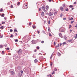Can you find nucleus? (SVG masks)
I'll return each mask as SVG.
<instances>
[{
	"label": "nucleus",
	"mask_w": 77,
	"mask_h": 77,
	"mask_svg": "<svg viewBox=\"0 0 77 77\" xmlns=\"http://www.w3.org/2000/svg\"><path fill=\"white\" fill-rule=\"evenodd\" d=\"M63 20H66V18H63Z\"/></svg>",
	"instance_id": "nucleus-55"
},
{
	"label": "nucleus",
	"mask_w": 77,
	"mask_h": 77,
	"mask_svg": "<svg viewBox=\"0 0 77 77\" xmlns=\"http://www.w3.org/2000/svg\"><path fill=\"white\" fill-rule=\"evenodd\" d=\"M72 41V40H68V42H71Z\"/></svg>",
	"instance_id": "nucleus-25"
},
{
	"label": "nucleus",
	"mask_w": 77,
	"mask_h": 77,
	"mask_svg": "<svg viewBox=\"0 0 77 77\" xmlns=\"http://www.w3.org/2000/svg\"><path fill=\"white\" fill-rule=\"evenodd\" d=\"M3 38V35H2L0 36V38Z\"/></svg>",
	"instance_id": "nucleus-45"
},
{
	"label": "nucleus",
	"mask_w": 77,
	"mask_h": 77,
	"mask_svg": "<svg viewBox=\"0 0 77 77\" xmlns=\"http://www.w3.org/2000/svg\"><path fill=\"white\" fill-rule=\"evenodd\" d=\"M49 36H51V33H49Z\"/></svg>",
	"instance_id": "nucleus-35"
},
{
	"label": "nucleus",
	"mask_w": 77,
	"mask_h": 77,
	"mask_svg": "<svg viewBox=\"0 0 77 77\" xmlns=\"http://www.w3.org/2000/svg\"><path fill=\"white\" fill-rule=\"evenodd\" d=\"M62 6L64 8H65L66 6L65 4H63Z\"/></svg>",
	"instance_id": "nucleus-12"
},
{
	"label": "nucleus",
	"mask_w": 77,
	"mask_h": 77,
	"mask_svg": "<svg viewBox=\"0 0 77 77\" xmlns=\"http://www.w3.org/2000/svg\"><path fill=\"white\" fill-rule=\"evenodd\" d=\"M3 27H4V26H2L0 27L1 29H2V30L3 29Z\"/></svg>",
	"instance_id": "nucleus-15"
},
{
	"label": "nucleus",
	"mask_w": 77,
	"mask_h": 77,
	"mask_svg": "<svg viewBox=\"0 0 77 77\" xmlns=\"http://www.w3.org/2000/svg\"><path fill=\"white\" fill-rule=\"evenodd\" d=\"M10 73H11L12 75H14V74H15V73H14L13 71H11L10 72Z\"/></svg>",
	"instance_id": "nucleus-4"
},
{
	"label": "nucleus",
	"mask_w": 77,
	"mask_h": 77,
	"mask_svg": "<svg viewBox=\"0 0 77 77\" xmlns=\"http://www.w3.org/2000/svg\"><path fill=\"white\" fill-rule=\"evenodd\" d=\"M46 10H48V7L46 6Z\"/></svg>",
	"instance_id": "nucleus-20"
},
{
	"label": "nucleus",
	"mask_w": 77,
	"mask_h": 77,
	"mask_svg": "<svg viewBox=\"0 0 77 77\" xmlns=\"http://www.w3.org/2000/svg\"><path fill=\"white\" fill-rule=\"evenodd\" d=\"M64 38L65 39H66V36H64Z\"/></svg>",
	"instance_id": "nucleus-51"
},
{
	"label": "nucleus",
	"mask_w": 77,
	"mask_h": 77,
	"mask_svg": "<svg viewBox=\"0 0 77 77\" xmlns=\"http://www.w3.org/2000/svg\"><path fill=\"white\" fill-rule=\"evenodd\" d=\"M32 44H36V41L35 40H33L32 41Z\"/></svg>",
	"instance_id": "nucleus-2"
},
{
	"label": "nucleus",
	"mask_w": 77,
	"mask_h": 77,
	"mask_svg": "<svg viewBox=\"0 0 77 77\" xmlns=\"http://www.w3.org/2000/svg\"><path fill=\"white\" fill-rule=\"evenodd\" d=\"M70 33H71V31H72V30L70 29Z\"/></svg>",
	"instance_id": "nucleus-62"
},
{
	"label": "nucleus",
	"mask_w": 77,
	"mask_h": 77,
	"mask_svg": "<svg viewBox=\"0 0 77 77\" xmlns=\"http://www.w3.org/2000/svg\"><path fill=\"white\" fill-rule=\"evenodd\" d=\"M22 52V51H21V49H19L17 51V53L19 54H21Z\"/></svg>",
	"instance_id": "nucleus-1"
},
{
	"label": "nucleus",
	"mask_w": 77,
	"mask_h": 77,
	"mask_svg": "<svg viewBox=\"0 0 77 77\" xmlns=\"http://www.w3.org/2000/svg\"><path fill=\"white\" fill-rule=\"evenodd\" d=\"M24 38H25L26 40H27V39H28V36H26L24 37Z\"/></svg>",
	"instance_id": "nucleus-11"
},
{
	"label": "nucleus",
	"mask_w": 77,
	"mask_h": 77,
	"mask_svg": "<svg viewBox=\"0 0 77 77\" xmlns=\"http://www.w3.org/2000/svg\"><path fill=\"white\" fill-rule=\"evenodd\" d=\"M57 54L58 56H60L61 55V54H60V53L59 52H58Z\"/></svg>",
	"instance_id": "nucleus-10"
},
{
	"label": "nucleus",
	"mask_w": 77,
	"mask_h": 77,
	"mask_svg": "<svg viewBox=\"0 0 77 77\" xmlns=\"http://www.w3.org/2000/svg\"><path fill=\"white\" fill-rule=\"evenodd\" d=\"M37 32H38V34H39L40 33L39 31H37Z\"/></svg>",
	"instance_id": "nucleus-57"
},
{
	"label": "nucleus",
	"mask_w": 77,
	"mask_h": 77,
	"mask_svg": "<svg viewBox=\"0 0 77 77\" xmlns=\"http://www.w3.org/2000/svg\"><path fill=\"white\" fill-rule=\"evenodd\" d=\"M72 7H73V6L72 5H70L69 6V8H72Z\"/></svg>",
	"instance_id": "nucleus-29"
},
{
	"label": "nucleus",
	"mask_w": 77,
	"mask_h": 77,
	"mask_svg": "<svg viewBox=\"0 0 77 77\" xmlns=\"http://www.w3.org/2000/svg\"><path fill=\"white\" fill-rule=\"evenodd\" d=\"M59 35L60 37H61V38H63V37H62V33H60L59 34Z\"/></svg>",
	"instance_id": "nucleus-3"
},
{
	"label": "nucleus",
	"mask_w": 77,
	"mask_h": 77,
	"mask_svg": "<svg viewBox=\"0 0 77 77\" xmlns=\"http://www.w3.org/2000/svg\"><path fill=\"white\" fill-rule=\"evenodd\" d=\"M44 6L43 5L42 7V9H44Z\"/></svg>",
	"instance_id": "nucleus-31"
},
{
	"label": "nucleus",
	"mask_w": 77,
	"mask_h": 77,
	"mask_svg": "<svg viewBox=\"0 0 77 77\" xmlns=\"http://www.w3.org/2000/svg\"><path fill=\"white\" fill-rule=\"evenodd\" d=\"M7 50H9V48H7Z\"/></svg>",
	"instance_id": "nucleus-59"
},
{
	"label": "nucleus",
	"mask_w": 77,
	"mask_h": 77,
	"mask_svg": "<svg viewBox=\"0 0 77 77\" xmlns=\"http://www.w3.org/2000/svg\"><path fill=\"white\" fill-rule=\"evenodd\" d=\"M18 75H19V76H20L21 75V73H18Z\"/></svg>",
	"instance_id": "nucleus-24"
},
{
	"label": "nucleus",
	"mask_w": 77,
	"mask_h": 77,
	"mask_svg": "<svg viewBox=\"0 0 77 77\" xmlns=\"http://www.w3.org/2000/svg\"><path fill=\"white\" fill-rule=\"evenodd\" d=\"M29 26H30V25H31V24H32V23L31 22H29Z\"/></svg>",
	"instance_id": "nucleus-33"
},
{
	"label": "nucleus",
	"mask_w": 77,
	"mask_h": 77,
	"mask_svg": "<svg viewBox=\"0 0 77 77\" xmlns=\"http://www.w3.org/2000/svg\"><path fill=\"white\" fill-rule=\"evenodd\" d=\"M73 20V18L72 17V18L69 19V20Z\"/></svg>",
	"instance_id": "nucleus-38"
},
{
	"label": "nucleus",
	"mask_w": 77,
	"mask_h": 77,
	"mask_svg": "<svg viewBox=\"0 0 77 77\" xmlns=\"http://www.w3.org/2000/svg\"><path fill=\"white\" fill-rule=\"evenodd\" d=\"M20 4V2H18V3L17 4V5H18Z\"/></svg>",
	"instance_id": "nucleus-43"
},
{
	"label": "nucleus",
	"mask_w": 77,
	"mask_h": 77,
	"mask_svg": "<svg viewBox=\"0 0 77 77\" xmlns=\"http://www.w3.org/2000/svg\"><path fill=\"white\" fill-rule=\"evenodd\" d=\"M11 8H13V5H11Z\"/></svg>",
	"instance_id": "nucleus-56"
},
{
	"label": "nucleus",
	"mask_w": 77,
	"mask_h": 77,
	"mask_svg": "<svg viewBox=\"0 0 77 77\" xmlns=\"http://www.w3.org/2000/svg\"><path fill=\"white\" fill-rule=\"evenodd\" d=\"M59 44H58L57 45V46H56V47H59Z\"/></svg>",
	"instance_id": "nucleus-48"
},
{
	"label": "nucleus",
	"mask_w": 77,
	"mask_h": 77,
	"mask_svg": "<svg viewBox=\"0 0 77 77\" xmlns=\"http://www.w3.org/2000/svg\"><path fill=\"white\" fill-rule=\"evenodd\" d=\"M66 44V42H64L63 43V45H64V44Z\"/></svg>",
	"instance_id": "nucleus-54"
},
{
	"label": "nucleus",
	"mask_w": 77,
	"mask_h": 77,
	"mask_svg": "<svg viewBox=\"0 0 77 77\" xmlns=\"http://www.w3.org/2000/svg\"><path fill=\"white\" fill-rule=\"evenodd\" d=\"M44 11L45 12H46V10H45V9H44Z\"/></svg>",
	"instance_id": "nucleus-60"
},
{
	"label": "nucleus",
	"mask_w": 77,
	"mask_h": 77,
	"mask_svg": "<svg viewBox=\"0 0 77 77\" xmlns=\"http://www.w3.org/2000/svg\"><path fill=\"white\" fill-rule=\"evenodd\" d=\"M16 58L17 59V60H18L20 59V58L19 57H18V56H17L16 57Z\"/></svg>",
	"instance_id": "nucleus-17"
},
{
	"label": "nucleus",
	"mask_w": 77,
	"mask_h": 77,
	"mask_svg": "<svg viewBox=\"0 0 77 77\" xmlns=\"http://www.w3.org/2000/svg\"><path fill=\"white\" fill-rule=\"evenodd\" d=\"M75 27H77V25L75 26Z\"/></svg>",
	"instance_id": "nucleus-64"
},
{
	"label": "nucleus",
	"mask_w": 77,
	"mask_h": 77,
	"mask_svg": "<svg viewBox=\"0 0 77 77\" xmlns=\"http://www.w3.org/2000/svg\"><path fill=\"white\" fill-rule=\"evenodd\" d=\"M54 15H56V14H57V11H54Z\"/></svg>",
	"instance_id": "nucleus-5"
},
{
	"label": "nucleus",
	"mask_w": 77,
	"mask_h": 77,
	"mask_svg": "<svg viewBox=\"0 0 77 77\" xmlns=\"http://www.w3.org/2000/svg\"><path fill=\"white\" fill-rule=\"evenodd\" d=\"M1 16H2V17H4V16H5V14H2L1 15Z\"/></svg>",
	"instance_id": "nucleus-27"
},
{
	"label": "nucleus",
	"mask_w": 77,
	"mask_h": 77,
	"mask_svg": "<svg viewBox=\"0 0 77 77\" xmlns=\"http://www.w3.org/2000/svg\"><path fill=\"white\" fill-rule=\"evenodd\" d=\"M1 10H0V11L2 12V11H3V9L2 8L1 9Z\"/></svg>",
	"instance_id": "nucleus-42"
},
{
	"label": "nucleus",
	"mask_w": 77,
	"mask_h": 77,
	"mask_svg": "<svg viewBox=\"0 0 77 77\" xmlns=\"http://www.w3.org/2000/svg\"><path fill=\"white\" fill-rule=\"evenodd\" d=\"M71 25H69V29L71 28Z\"/></svg>",
	"instance_id": "nucleus-50"
},
{
	"label": "nucleus",
	"mask_w": 77,
	"mask_h": 77,
	"mask_svg": "<svg viewBox=\"0 0 77 77\" xmlns=\"http://www.w3.org/2000/svg\"><path fill=\"white\" fill-rule=\"evenodd\" d=\"M51 29H50V28H49V29H48V31H49V32H50V31H51Z\"/></svg>",
	"instance_id": "nucleus-39"
},
{
	"label": "nucleus",
	"mask_w": 77,
	"mask_h": 77,
	"mask_svg": "<svg viewBox=\"0 0 77 77\" xmlns=\"http://www.w3.org/2000/svg\"><path fill=\"white\" fill-rule=\"evenodd\" d=\"M32 27L33 29H35V26H32Z\"/></svg>",
	"instance_id": "nucleus-46"
},
{
	"label": "nucleus",
	"mask_w": 77,
	"mask_h": 77,
	"mask_svg": "<svg viewBox=\"0 0 77 77\" xmlns=\"http://www.w3.org/2000/svg\"><path fill=\"white\" fill-rule=\"evenodd\" d=\"M14 32H18V31H17V30L15 29L14 30Z\"/></svg>",
	"instance_id": "nucleus-14"
},
{
	"label": "nucleus",
	"mask_w": 77,
	"mask_h": 77,
	"mask_svg": "<svg viewBox=\"0 0 77 77\" xmlns=\"http://www.w3.org/2000/svg\"><path fill=\"white\" fill-rule=\"evenodd\" d=\"M36 52V50H34V52Z\"/></svg>",
	"instance_id": "nucleus-58"
},
{
	"label": "nucleus",
	"mask_w": 77,
	"mask_h": 77,
	"mask_svg": "<svg viewBox=\"0 0 77 77\" xmlns=\"http://www.w3.org/2000/svg\"><path fill=\"white\" fill-rule=\"evenodd\" d=\"M54 45H56V42H54Z\"/></svg>",
	"instance_id": "nucleus-47"
},
{
	"label": "nucleus",
	"mask_w": 77,
	"mask_h": 77,
	"mask_svg": "<svg viewBox=\"0 0 77 77\" xmlns=\"http://www.w3.org/2000/svg\"><path fill=\"white\" fill-rule=\"evenodd\" d=\"M2 54H4V51H2Z\"/></svg>",
	"instance_id": "nucleus-36"
},
{
	"label": "nucleus",
	"mask_w": 77,
	"mask_h": 77,
	"mask_svg": "<svg viewBox=\"0 0 77 77\" xmlns=\"http://www.w3.org/2000/svg\"><path fill=\"white\" fill-rule=\"evenodd\" d=\"M74 21H72L71 22V24H72V23H74Z\"/></svg>",
	"instance_id": "nucleus-28"
},
{
	"label": "nucleus",
	"mask_w": 77,
	"mask_h": 77,
	"mask_svg": "<svg viewBox=\"0 0 77 77\" xmlns=\"http://www.w3.org/2000/svg\"><path fill=\"white\" fill-rule=\"evenodd\" d=\"M73 4H74V5H76V4H77V2H75Z\"/></svg>",
	"instance_id": "nucleus-40"
},
{
	"label": "nucleus",
	"mask_w": 77,
	"mask_h": 77,
	"mask_svg": "<svg viewBox=\"0 0 77 77\" xmlns=\"http://www.w3.org/2000/svg\"><path fill=\"white\" fill-rule=\"evenodd\" d=\"M13 31V30H12V29H11L10 30V32H12Z\"/></svg>",
	"instance_id": "nucleus-32"
},
{
	"label": "nucleus",
	"mask_w": 77,
	"mask_h": 77,
	"mask_svg": "<svg viewBox=\"0 0 77 77\" xmlns=\"http://www.w3.org/2000/svg\"><path fill=\"white\" fill-rule=\"evenodd\" d=\"M74 38H75V39L77 38V34H76V36H74Z\"/></svg>",
	"instance_id": "nucleus-19"
},
{
	"label": "nucleus",
	"mask_w": 77,
	"mask_h": 77,
	"mask_svg": "<svg viewBox=\"0 0 77 77\" xmlns=\"http://www.w3.org/2000/svg\"><path fill=\"white\" fill-rule=\"evenodd\" d=\"M21 74H23V71H21Z\"/></svg>",
	"instance_id": "nucleus-52"
},
{
	"label": "nucleus",
	"mask_w": 77,
	"mask_h": 77,
	"mask_svg": "<svg viewBox=\"0 0 77 77\" xmlns=\"http://www.w3.org/2000/svg\"><path fill=\"white\" fill-rule=\"evenodd\" d=\"M63 7H61L60 8V9L61 11H63Z\"/></svg>",
	"instance_id": "nucleus-7"
},
{
	"label": "nucleus",
	"mask_w": 77,
	"mask_h": 77,
	"mask_svg": "<svg viewBox=\"0 0 77 77\" xmlns=\"http://www.w3.org/2000/svg\"><path fill=\"white\" fill-rule=\"evenodd\" d=\"M41 15L42 17H44V12L42 11L41 14Z\"/></svg>",
	"instance_id": "nucleus-6"
},
{
	"label": "nucleus",
	"mask_w": 77,
	"mask_h": 77,
	"mask_svg": "<svg viewBox=\"0 0 77 77\" xmlns=\"http://www.w3.org/2000/svg\"><path fill=\"white\" fill-rule=\"evenodd\" d=\"M35 63H36V62H38V60L37 59H35L34 60Z\"/></svg>",
	"instance_id": "nucleus-13"
},
{
	"label": "nucleus",
	"mask_w": 77,
	"mask_h": 77,
	"mask_svg": "<svg viewBox=\"0 0 77 77\" xmlns=\"http://www.w3.org/2000/svg\"><path fill=\"white\" fill-rule=\"evenodd\" d=\"M52 55H53V54H52V55H51L50 58V59H51L52 58V57H51V56H52Z\"/></svg>",
	"instance_id": "nucleus-53"
},
{
	"label": "nucleus",
	"mask_w": 77,
	"mask_h": 77,
	"mask_svg": "<svg viewBox=\"0 0 77 77\" xmlns=\"http://www.w3.org/2000/svg\"><path fill=\"white\" fill-rule=\"evenodd\" d=\"M60 31L61 32H65V31L63 30V29H62Z\"/></svg>",
	"instance_id": "nucleus-16"
},
{
	"label": "nucleus",
	"mask_w": 77,
	"mask_h": 77,
	"mask_svg": "<svg viewBox=\"0 0 77 77\" xmlns=\"http://www.w3.org/2000/svg\"><path fill=\"white\" fill-rule=\"evenodd\" d=\"M41 43L42 44H44V41H42L41 42Z\"/></svg>",
	"instance_id": "nucleus-30"
},
{
	"label": "nucleus",
	"mask_w": 77,
	"mask_h": 77,
	"mask_svg": "<svg viewBox=\"0 0 77 77\" xmlns=\"http://www.w3.org/2000/svg\"><path fill=\"white\" fill-rule=\"evenodd\" d=\"M3 48V45H0V48Z\"/></svg>",
	"instance_id": "nucleus-9"
},
{
	"label": "nucleus",
	"mask_w": 77,
	"mask_h": 77,
	"mask_svg": "<svg viewBox=\"0 0 77 77\" xmlns=\"http://www.w3.org/2000/svg\"><path fill=\"white\" fill-rule=\"evenodd\" d=\"M74 9V8H72V10H73V9Z\"/></svg>",
	"instance_id": "nucleus-63"
},
{
	"label": "nucleus",
	"mask_w": 77,
	"mask_h": 77,
	"mask_svg": "<svg viewBox=\"0 0 77 77\" xmlns=\"http://www.w3.org/2000/svg\"><path fill=\"white\" fill-rule=\"evenodd\" d=\"M2 24H5V22H2Z\"/></svg>",
	"instance_id": "nucleus-37"
},
{
	"label": "nucleus",
	"mask_w": 77,
	"mask_h": 77,
	"mask_svg": "<svg viewBox=\"0 0 77 77\" xmlns=\"http://www.w3.org/2000/svg\"><path fill=\"white\" fill-rule=\"evenodd\" d=\"M62 45V43H60V47Z\"/></svg>",
	"instance_id": "nucleus-61"
},
{
	"label": "nucleus",
	"mask_w": 77,
	"mask_h": 77,
	"mask_svg": "<svg viewBox=\"0 0 77 77\" xmlns=\"http://www.w3.org/2000/svg\"><path fill=\"white\" fill-rule=\"evenodd\" d=\"M63 14L62 13H61L60 15V17H62L63 16Z\"/></svg>",
	"instance_id": "nucleus-21"
},
{
	"label": "nucleus",
	"mask_w": 77,
	"mask_h": 77,
	"mask_svg": "<svg viewBox=\"0 0 77 77\" xmlns=\"http://www.w3.org/2000/svg\"><path fill=\"white\" fill-rule=\"evenodd\" d=\"M18 40L17 39H15V42H18Z\"/></svg>",
	"instance_id": "nucleus-22"
},
{
	"label": "nucleus",
	"mask_w": 77,
	"mask_h": 77,
	"mask_svg": "<svg viewBox=\"0 0 77 77\" xmlns=\"http://www.w3.org/2000/svg\"><path fill=\"white\" fill-rule=\"evenodd\" d=\"M36 48L38 49V50H39V46L36 47Z\"/></svg>",
	"instance_id": "nucleus-26"
},
{
	"label": "nucleus",
	"mask_w": 77,
	"mask_h": 77,
	"mask_svg": "<svg viewBox=\"0 0 77 77\" xmlns=\"http://www.w3.org/2000/svg\"><path fill=\"white\" fill-rule=\"evenodd\" d=\"M52 15H53V14L51 12H50L48 14L49 16H51Z\"/></svg>",
	"instance_id": "nucleus-8"
},
{
	"label": "nucleus",
	"mask_w": 77,
	"mask_h": 77,
	"mask_svg": "<svg viewBox=\"0 0 77 77\" xmlns=\"http://www.w3.org/2000/svg\"><path fill=\"white\" fill-rule=\"evenodd\" d=\"M13 36H14V35L11 34V36L10 37V38H13Z\"/></svg>",
	"instance_id": "nucleus-18"
},
{
	"label": "nucleus",
	"mask_w": 77,
	"mask_h": 77,
	"mask_svg": "<svg viewBox=\"0 0 77 77\" xmlns=\"http://www.w3.org/2000/svg\"><path fill=\"white\" fill-rule=\"evenodd\" d=\"M65 11H68V8L65 9Z\"/></svg>",
	"instance_id": "nucleus-23"
},
{
	"label": "nucleus",
	"mask_w": 77,
	"mask_h": 77,
	"mask_svg": "<svg viewBox=\"0 0 77 77\" xmlns=\"http://www.w3.org/2000/svg\"><path fill=\"white\" fill-rule=\"evenodd\" d=\"M37 42H39V40L38 39H37Z\"/></svg>",
	"instance_id": "nucleus-44"
},
{
	"label": "nucleus",
	"mask_w": 77,
	"mask_h": 77,
	"mask_svg": "<svg viewBox=\"0 0 77 77\" xmlns=\"http://www.w3.org/2000/svg\"><path fill=\"white\" fill-rule=\"evenodd\" d=\"M42 32L43 33H44V34H45V31H43Z\"/></svg>",
	"instance_id": "nucleus-34"
},
{
	"label": "nucleus",
	"mask_w": 77,
	"mask_h": 77,
	"mask_svg": "<svg viewBox=\"0 0 77 77\" xmlns=\"http://www.w3.org/2000/svg\"><path fill=\"white\" fill-rule=\"evenodd\" d=\"M54 74V71H53V72L52 73V74Z\"/></svg>",
	"instance_id": "nucleus-49"
},
{
	"label": "nucleus",
	"mask_w": 77,
	"mask_h": 77,
	"mask_svg": "<svg viewBox=\"0 0 77 77\" xmlns=\"http://www.w3.org/2000/svg\"><path fill=\"white\" fill-rule=\"evenodd\" d=\"M48 24H50V20H48Z\"/></svg>",
	"instance_id": "nucleus-41"
}]
</instances>
